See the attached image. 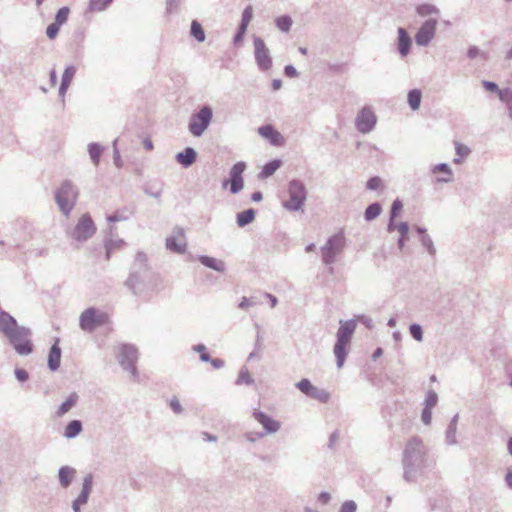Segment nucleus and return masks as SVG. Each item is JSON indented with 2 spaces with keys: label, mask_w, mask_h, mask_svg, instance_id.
Wrapping results in <instances>:
<instances>
[{
  "label": "nucleus",
  "mask_w": 512,
  "mask_h": 512,
  "mask_svg": "<svg viewBox=\"0 0 512 512\" xmlns=\"http://www.w3.org/2000/svg\"><path fill=\"white\" fill-rule=\"evenodd\" d=\"M61 366V348L59 347V340L53 344L48 355V367L52 371H56Z\"/></svg>",
  "instance_id": "nucleus-22"
},
{
  "label": "nucleus",
  "mask_w": 512,
  "mask_h": 512,
  "mask_svg": "<svg viewBox=\"0 0 512 512\" xmlns=\"http://www.w3.org/2000/svg\"><path fill=\"white\" fill-rule=\"evenodd\" d=\"M345 248V236L343 232H337L329 236L326 243L320 248L322 262L329 265V272L333 273L332 264L336 261L337 256Z\"/></svg>",
  "instance_id": "nucleus-5"
},
{
  "label": "nucleus",
  "mask_w": 512,
  "mask_h": 512,
  "mask_svg": "<svg viewBox=\"0 0 512 512\" xmlns=\"http://www.w3.org/2000/svg\"><path fill=\"white\" fill-rule=\"evenodd\" d=\"M482 86L487 91L497 93L499 97H500V92L503 90V89H500L496 83L491 82V81H483Z\"/></svg>",
  "instance_id": "nucleus-53"
},
{
  "label": "nucleus",
  "mask_w": 512,
  "mask_h": 512,
  "mask_svg": "<svg viewBox=\"0 0 512 512\" xmlns=\"http://www.w3.org/2000/svg\"><path fill=\"white\" fill-rule=\"evenodd\" d=\"M198 260L204 266L216 270L218 272H224L225 270V263L220 259L207 255H200L198 256Z\"/></svg>",
  "instance_id": "nucleus-24"
},
{
  "label": "nucleus",
  "mask_w": 512,
  "mask_h": 512,
  "mask_svg": "<svg viewBox=\"0 0 512 512\" xmlns=\"http://www.w3.org/2000/svg\"><path fill=\"white\" fill-rule=\"evenodd\" d=\"M263 436H265V433L263 432L250 431L245 434L246 440L250 441V443H255L257 439L262 438Z\"/></svg>",
  "instance_id": "nucleus-63"
},
{
  "label": "nucleus",
  "mask_w": 512,
  "mask_h": 512,
  "mask_svg": "<svg viewBox=\"0 0 512 512\" xmlns=\"http://www.w3.org/2000/svg\"><path fill=\"white\" fill-rule=\"evenodd\" d=\"M380 186H381V178H379V177L370 178L366 183V187L369 190H377L380 188Z\"/></svg>",
  "instance_id": "nucleus-57"
},
{
  "label": "nucleus",
  "mask_w": 512,
  "mask_h": 512,
  "mask_svg": "<svg viewBox=\"0 0 512 512\" xmlns=\"http://www.w3.org/2000/svg\"><path fill=\"white\" fill-rule=\"evenodd\" d=\"M252 416H254L258 423L263 427V433H265V435L276 433L281 428V423L279 421L273 419L262 411L254 410Z\"/></svg>",
  "instance_id": "nucleus-17"
},
{
  "label": "nucleus",
  "mask_w": 512,
  "mask_h": 512,
  "mask_svg": "<svg viewBox=\"0 0 512 512\" xmlns=\"http://www.w3.org/2000/svg\"><path fill=\"white\" fill-rule=\"evenodd\" d=\"M170 407L176 414H181L183 412V408L181 406V403L177 397H173L170 400Z\"/></svg>",
  "instance_id": "nucleus-60"
},
{
  "label": "nucleus",
  "mask_w": 512,
  "mask_h": 512,
  "mask_svg": "<svg viewBox=\"0 0 512 512\" xmlns=\"http://www.w3.org/2000/svg\"><path fill=\"white\" fill-rule=\"evenodd\" d=\"M55 198L57 206L67 217L77 201L78 191L71 181L66 180L56 191Z\"/></svg>",
  "instance_id": "nucleus-7"
},
{
  "label": "nucleus",
  "mask_w": 512,
  "mask_h": 512,
  "mask_svg": "<svg viewBox=\"0 0 512 512\" xmlns=\"http://www.w3.org/2000/svg\"><path fill=\"white\" fill-rule=\"evenodd\" d=\"M284 75L288 78H296L298 77V71L293 65L287 64L284 66Z\"/></svg>",
  "instance_id": "nucleus-61"
},
{
  "label": "nucleus",
  "mask_w": 512,
  "mask_h": 512,
  "mask_svg": "<svg viewBox=\"0 0 512 512\" xmlns=\"http://www.w3.org/2000/svg\"><path fill=\"white\" fill-rule=\"evenodd\" d=\"M83 430V424L80 420L70 421L64 429L63 435L66 438H74L78 436Z\"/></svg>",
  "instance_id": "nucleus-27"
},
{
  "label": "nucleus",
  "mask_w": 512,
  "mask_h": 512,
  "mask_svg": "<svg viewBox=\"0 0 512 512\" xmlns=\"http://www.w3.org/2000/svg\"><path fill=\"white\" fill-rule=\"evenodd\" d=\"M121 367L130 372L133 381H139V374L136 367L138 359V350L135 346L130 344H124L120 347L119 354L117 356Z\"/></svg>",
  "instance_id": "nucleus-10"
},
{
  "label": "nucleus",
  "mask_w": 512,
  "mask_h": 512,
  "mask_svg": "<svg viewBox=\"0 0 512 512\" xmlns=\"http://www.w3.org/2000/svg\"><path fill=\"white\" fill-rule=\"evenodd\" d=\"M455 152L460 158H463L467 157L471 153V150L463 144L456 143Z\"/></svg>",
  "instance_id": "nucleus-54"
},
{
  "label": "nucleus",
  "mask_w": 512,
  "mask_h": 512,
  "mask_svg": "<svg viewBox=\"0 0 512 512\" xmlns=\"http://www.w3.org/2000/svg\"><path fill=\"white\" fill-rule=\"evenodd\" d=\"M438 402V395L435 391L430 390L428 391L426 398H425V405L427 409H432L437 405Z\"/></svg>",
  "instance_id": "nucleus-48"
},
{
  "label": "nucleus",
  "mask_w": 512,
  "mask_h": 512,
  "mask_svg": "<svg viewBox=\"0 0 512 512\" xmlns=\"http://www.w3.org/2000/svg\"><path fill=\"white\" fill-rule=\"evenodd\" d=\"M355 127L356 129L363 133H369L371 132L376 124H377V117L375 113L372 111V108H368V106H364L357 114L355 118Z\"/></svg>",
  "instance_id": "nucleus-15"
},
{
  "label": "nucleus",
  "mask_w": 512,
  "mask_h": 512,
  "mask_svg": "<svg viewBox=\"0 0 512 512\" xmlns=\"http://www.w3.org/2000/svg\"><path fill=\"white\" fill-rule=\"evenodd\" d=\"M253 19V8L251 6H246L242 13L241 21L250 24V21Z\"/></svg>",
  "instance_id": "nucleus-58"
},
{
  "label": "nucleus",
  "mask_w": 512,
  "mask_h": 512,
  "mask_svg": "<svg viewBox=\"0 0 512 512\" xmlns=\"http://www.w3.org/2000/svg\"><path fill=\"white\" fill-rule=\"evenodd\" d=\"M456 431H457V427H455L453 425H448V427H446V444L448 446L457 444Z\"/></svg>",
  "instance_id": "nucleus-47"
},
{
  "label": "nucleus",
  "mask_w": 512,
  "mask_h": 512,
  "mask_svg": "<svg viewBox=\"0 0 512 512\" xmlns=\"http://www.w3.org/2000/svg\"><path fill=\"white\" fill-rule=\"evenodd\" d=\"M113 147H114V155H113L114 163L117 167H122L123 161H122L120 152L117 148V140H114Z\"/></svg>",
  "instance_id": "nucleus-62"
},
{
  "label": "nucleus",
  "mask_w": 512,
  "mask_h": 512,
  "mask_svg": "<svg viewBox=\"0 0 512 512\" xmlns=\"http://www.w3.org/2000/svg\"><path fill=\"white\" fill-rule=\"evenodd\" d=\"M197 158L196 151L191 147H186L183 151L176 154V161L183 167L188 168L191 166Z\"/></svg>",
  "instance_id": "nucleus-21"
},
{
  "label": "nucleus",
  "mask_w": 512,
  "mask_h": 512,
  "mask_svg": "<svg viewBox=\"0 0 512 512\" xmlns=\"http://www.w3.org/2000/svg\"><path fill=\"white\" fill-rule=\"evenodd\" d=\"M409 329H410V333H411L412 337L416 341H421L423 339V330H422V327L419 324L412 323L410 325Z\"/></svg>",
  "instance_id": "nucleus-51"
},
{
  "label": "nucleus",
  "mask_w": 512,
  "mask_h": 512,
  "mask_svg": "<svg viewBox=\"0 0 512 512\" xmlns=\"http://www.w3.org/2000/svg\"><path fill=\"white\" fill-rule=\"evenodd\" d=\"M292 19L287 15H282L275 19V24L282 32H288L292 26Z\"/></svg>",
  "instance_id": "nucleus-40"
},
{
  "label": "nucleus",
  "mask_w": 512,
  "mask_h": 512,
  "mask_svg": "<svg viewBox=\"0 0 512 512\" xmlns=\"http://www.w3.org/2000/svg\"><path fill=\"white\" fill-rule=\"evenodd\" d=\"M282 162L279 159H274L267 162L261 169L259 177L262 179L271 177L275 174L276 170L280 168Z\"/></svg>",
  "instance_id": "nucleus-28"
},
{
  "label": "nucleus",
  "mask_w": 512,
  "mask_h": 512,
  "mask_svg": "<svg viewBox=\"0 0 512 512\" xmlns=\"http://www.w3.org/2000/svg\"><path fill=\"white\" fill-rule=\"evenodd\" d=\"M253 383V379L250 376V372L247 367H242L239 371L238 378L236 381L237 385H251Z\"/></svg>",
  "instance_id": "nucleus-41"
},
{
  "label": "nucleus",
  "mask_w": 512,
  "mask_h": 512,
  "mask_svg": "<svg viewBox=\"0 0 512 512\" xmlns=\"http://www.w3.org/2000/svg\"><path fill=\"white\" fill-rule=\"evenodd\" d=\"M296 388L299 389L303 394L309 396L314 385L309 379H302L295 384Z\"/></svg>",
  "instance_id": "nucleus-44"
},
{
  "label": "nucleus",
  "mask_w": 512,
  "mask_h": 512,
  "mask_svg": "<svg viewBox=\"0 0 512 512\" xmlns=\"http://www.w3.org/2000/svg\"><path fill=\"white\" fill-rule=\"evenodd\" d=\"M357 506L355 501L346 500L340 507V512H356Z\"/></svg>",
  "instance_id": "nucleus-52"
},
{
  "label": "nucleus",
  "mask_w": 512,
  "mask_h": 512,
  "mask_svg": "<svg viewBox=\"0 0 512 512\" xmlns=\"http://www.w3.org/2000/svg\"><path fill=\"white\" fill-rule=\"evenodd\" d=\"M77 470L70 465H63L58 468V483L63 489L68 488L76 477Z\"/></svg>",
  "instance_id": "nucleus-20"
},
{
  "label": "nucleus",
  "mask_w": 512,
  "mask_h": 512,
  "mask_svg": "<svg viewBox=\"0 0 512 512\" xmlns=\"http://www.w3.org/2000/svg\"><path fill=\"white\" fill-rule=\"evenodd\" d=\"M403 209V203L399 198H396L390 208V217L396 219Z\"/></svg>",
  "instance_id": "nucleus-49"
},
{
  "label": "nucleus",
  "mask_w": 512,
  "mask_h": 512,
  "mask_svg": "<svg viewBox=\"0 0 512 512\" xmlns=\"http://www.w3.org/2000/svg\"><path fill=\"white\" fill-rule=\"evenodd\" d=\"M255 220V211L253 208L240 212L236 216V222L239 227H245Z\"/></svg>",
  "instance_id": "nucleus-31"
},
{
  "label": "nucleus",
  "mask_w": 512,
  "mask_h": 512,
  "mask_svg": "<svg viewBox=\"0 0 512 512\" xmlns=\"http://www.w3.org/2000/svg\"><path fill=\"white\" fill-rule=\"evenodd\" d=\"M109 315L97 310V308H86L79 318V326L83 331L93 332L98 327L109 323Z\"/></svg>",
  "instance_id": "nucleus-8"
},
{
  "label": "nucleus",
  "mask_w": 512,
  "mask_h": 512,
  "mask_svg": "<svg viewBox=\"0 0 512 512\" xmlns=\"http://www.w3.org/2000/svg\"><path fill=\"white\" fill-rule=\"evenodd\" d=\"M76 73V67L73 65H68L65 67L62 77H61V83L66 84L67 86H70V83L72 79L74 78V75Z\"/></svg>",
  "instance_id": "nucleus-42"
},
{
  "label": "nucleus",
  "mask_w": 512,
  "mask_h": 512,
  "mask_svg": "<svg viewBox=\"0 0 512 512\" xmlns=\"http://www.w3.org/2000/svg\"><path fill=\"white\" fill-rule=\"evenodd\" d=\"M103 150L104 148L98 143L88 144V155H90V159H92V163L95 166L99 164Z\"/></svg>",
  "instance_id": "nucleus-34"
},
{
  "label": "nucleus",
  "mask_w": 512,
  "mask_h": 512,
  "mask_svg": "<svg viewBox=\"0 0 512 512\" xmlns=\"http://www.w3.org/2000/svg\"><path fill=\"white\" fill-rule=\"evenodd\" d=\"M15 377L19 382L24 383L28 380V372L24 368H16Z\"/></svg>",
  "instance_id": "nucleus-59"
},
{
  "label": "nucleus",
  "mask_w": 512,
  "mask_h": 512,
  "mask_svg": "<svg viewBox=\"0 0 512 512\" xmlns=\"http://www.w3.org/2000/svg\"><path fill=\"white\" fill-rule=\"evenodd\" d=\"M432 173L442 172L444 177L437 178L438 183H450L452 182V169L447 163H439L431 168Z\"/></svg>",
  "instance_id": "nucleus-25"
},
{
  "label": "nucleus",
  "mask_w": 512,
  "mask_h": 512,
  "mask_svg": "<svg viewBox=\"0 0 512 512\" xmlns=\"http://www.w3.org/2000/svg\"><path fill=\"white\" fill-rule=\"evenodd\" d=\"M125 245V240H121V238H118L117 240H112V238H106L104 240V247L106 251V259L109 260L112 253L115 250L123 248Z\"/></svg>",
  "instance_id": "nucleus-29"
},
{
  "label": "nucleus",
  "mask_w": 512,
  "mask_h": 512,
  "mask_svg": "<svg viewBox=\"0 0 512 512\" xmlns=\"http://www.w3.org/2000/svg\"><path fill=\"white\" fill-rule=\"evenodd\" d=\"M435 465L436 461L423 440L419 436H412L402 454L403 479L407 483H415L418 479L427 478Z\"/></svg>",
  "instance_id": "nucleus-1"
},
{
  "label": "nucleus",
  "mask_w": 512,
  "mask_h": 512,
  "mask_svg": "<svg viewBox=\"0 0 512 512\" xmlns=\"http://www.w3.org/2000/svg\"><path fill=\"white\" fill-rule=\"evenodd\" d=\"M257 132L273 146L280 147L285 143V138L271 124L258 127Z\"/></svg>",
  "instance_id": "nucleus-18"
},
{
  "label": "nucleus",
  "mask_w": 512,
  "mask_h": 512,
  "mask_svg": "<svg viewBox=\"0 0 512 512\" xmlns=\"http://www.w3.org/2000/svg\"><path fill=\"white\" fill-rule=\"evenodd\" d=\"M93 491V474H86L83 483L82 489L79 495L72 501V510L73 512H82L81 506L86 504L89 501V496Z\"/></svg>",
  "instance_id": "nucleus-16"
},
{
  "label": "nucleus",
  "mask_w": 512,
  "mask_h": 512,
  "mask_svg": "<svg viewBox=\"0 0 512 512\" xmlns=\"http://www.w3.org/2000/svg\"><path fill=\"white\" fill-rule=\"evenodd\" d=\"M421 91L419 89H412L408 93V103L412 111L419 109L421 103Z\"/></svg>",
  "instance_id": "nucleus-36"
},
{
  "label": "nucleus",
  "mask_w": 512,
  "mask_h": 512,
  "mask_svg": "<svg viewBox=\"0 0 512 512\" xmlns=\"http://www.w3.org/2000/svg\"><path fill=\"white\" fill-rule=\"evenodd\" d=\"M308 397L316 399L322 403H326L330 399V394L326 390L314 386Z\"/></svg>",
  "instance_id": "nucleus-39"
},
{
  "label": "nucleus",
  "mask_w": 512,
  "mask_h": 512,
  "mask_svg": "<svg viewBox=\"0 0 512 512\" xmlns=\"http://www.w3.org/2000/svg\"><path fill=\"white\" fill-rule=\"evenodd\" d=\"M68 15H69V8L67 6H63L62 8H60L56 12L55 24L58 26H61L62 24H64L68 19Z\"/></svg>",
  "instance_id": "nucleus-46"
},
{
  "label": "nucleus",
  "mask_w": 512,
  "mask_h": 512,
  "mask_svg": "<svg viewBox=\"0 0 512 512\" xmlns=\"http://www.w3.org/2000/svg\"><path fill=\"white\" fill-rule=\"evenodd\" d=\"M79 396L76 392L71 393L59 406L56 416L62 417L67 414L78 402Z\"/></svg>",
  "instance_id": "nucleus-23"
},
{
  "label": "nucleus",
  "mask_w": 512,
  "mask_h": 512,
  "mask_svg": "<svg viewBox=\"0 0 512 512\" xmlns=\"http://www.w3.org/2000/svg\"><path fill=\"white\" fill-rule=\"evenodd\" d=\"M397 230L400 233V236L397 241L398 248L402 250L405 246V241L408 238L409 233V224L407 222H401L397 226Z\"/></svg>",
  "instance_id": "nucleus-37"
},
{
  "label": "nucleus",
  "mask_w": 512,
  "mask_h": 512,
  "mask_svg": "<svg viewBox=\"0 0 512 512\" xmlns=\"http://www.w3.org/2000/svg\"><path fill=\"white\" fill-rule=\"evenodd\" d=\"M397 49L401 57H406L410 54L412 48V37L404 27L397 29Z\"/></svg>",
  "instance_id": "nucleus-19"
},
{
  "label": "nucleus",
  "mask_w": 512,
  "mask_h": 512,
  "mask_svg": "<svg viewBox=\"0 0 512 512\" xmlns=\"http://www.w3.org/2000/svg\"><path fill=\"white\" fill-rule=\"evenodd\" d=\"M61 26L59 25H56V23H51L50 25H48L47 29H46V34L47 36L50 38V39H54L58 34H59V28Z\"/></svg>",
  "instance_id": "nucleus-56"
},
{
  "label": "nucleus",
  "mask_w": 512,
  "mask_h": 512,
  "mask_svg": "<svg viewBox=\"0 0 512 512\" xmlns=\"http://www.w3.org/2000/svg\"><path fill=\"white\" fill-rule=\"evenodd\" d=\"M420 242H421V245L427 250V252L430 255H435L436 249L434 247L433 240L429 235H427V234L421 235Z\"/></svg>",
  "instance_id": "nucleus-43"
},
{
  "label": "nucleus",
  "mask_w": 512,
  "mask_h": 512,
  "mask_svg": "<svg viewBox=\"0 0 512 512\" xmlns=\"http://www.w3.org/2000/svg\"><path fill=\"white\" fill-rule=\"evenodd\" d=\"M258 303L255 297H246L243 296L238 304L239 309H250V307H255Z\"/></svg>",
  "instance_id": "nucleus-50"
},
{
  "label": "nucleus",
  "mask_w": 512,
  "mask_h": 512,
  "mask_svg": "<svg viewBox=\"0 0 512 512\" xmlns=\"http://www.w3.org/2000/svg\"><path fill=\"white\" fill-rule=\"evenodd\" d=\"M416 13L420 17H428L432 15H439L440 10L437 8L435 4L421 3L418 6H416Z\"/></svg>",
  "instance_id": "nucleus-30"
},
{
  "label": "nucleus",
  "mask_w": 512,
  "mask_h": 512,
  "mask_svg": "<svg viewBox=\"0 0 512 512\" xmlns=\"http://www.w3.org/2000/svg\"><path fill=\"white\" fill-rule=\"evenodd\" d=\"M192 351L199 353V358L202 362H208L211 360V356L207 352L206 346L203 344H197L192 346Z\"/></svg>",
  "instance_id": "nucleus-45"
},
{
  "label": "nucleus",
  "mask_w": 512,
  "mask_h": 512,
  "mask_svg": "<svg viewBox=\"0 0 512 512\" xmlns=\"http://www.w3.org/2000/svg\"><path fill=\"white\" fill-rule=\"evenodd\" d=\"M356 328V322L353 319L347 321H340V326L336 333V343L333 348V353L336 357L338 368H342L349 353V346L351 345V338Z\"/></svg>",
  "instance_id": "nucleus-4"
},
{
  "label": "nucleus",
  "mask_w": 512,
  "mask_h": 512,
  "mask_svg": "<svg viewBox=\"0 0 512 512\" xmlns=\"http://www.w3.org/2000/svg\"><path fill=\"white\" fill-rule=\"evenodd\" d=\"M287 193L288 199L282 202V207L289 212H297L302 209L308 194L305 184L298 179H293L288 183Z\"/></svg>",
  "instance_id": "nucleus-6"
},
{
  "label": "nucleus",
  "mask_w": 512,
  "mask_h": 512,
  "mask_svg": "<svg viewBox=\"0 0 512 512\" xmlns=\"http://www.w3.org/2000/svg\"><path fill=\"white\" fill-rule=\"evenodd\" d=\"M254 59L260 70H268L272 67L273 61L269 49L261 37L254 36Z\"/></svg>",
  "instance_id": "nucleus-14"
},
{
  "label": "nucleus",
  "mask_w": 512,
  "mask_h": 512,
  "mask_svg": "<svg viewBox=\"0 0 512 512\" xmlns=\"http://www.w3.org/2000/svg\"><path fill=\"white\" fill-rule=\"evenodd\" d=\"M500 100L506 104L507 110L509 112V117L512 119V89L504 88L500 92Z\"/></svg>",
  "instance_id": "nucleus-38"
},
{
  "label": "nucleus",
  "mask_w": 512,
  "mask_h": 512,
  "mask_svg": "<svg viewBox=\"0 0 512 512\" xmlns=\"http://www.w3.org/2000/svg\"><path fill=\"white\" fill-rule=\"evenodd\" d=\"M421 421L425 425H430L432 421V410L431 408H423L421 412Z\"/></svg>",
  "instance_id": "nucleus-55"
},
{
  "label": "nucleus",
  "mask_w": 512,
  "mask_h": 512,
  "mask_svg": "<svg viewBox=\"0 0 512 512\" xmlns=\"http://www.w3.org/2000/svg\"><path fill=\"white\" fill-rule=\"evenodd\" d=\"M126 219H127V217L119 212H116L114 214L107 216L108 222H120V221H125Z\"/></svg>",
  "instance_id": "nucleus-64"
},
{
  "label": "nucleus",
  "mask_w": 512,
  "mask_h": 512,
  "mask_svg": "<svg viewBox=\"0 0 512 512\" xmlns=\"http://www.w3.org/2000/svg\"><path fill=\"white\" fill-rule=\"evenodd\" d=\"M166 248L176 254H184L187 250L186 242H179L175 235L166 238Z\"/></svg>",
  "instance_id": "nucleus-26"
},
{
  "label": "nucleus",
  "mask_w": 512,
  "mask_h": 512,
  "mask_svg": "<svg viewBox=\"0 0 512 512\" xmlns=\"http://www.w3.org/2000/svg\"><path fill=\"white\" fill-rule=\"evenodd\" d=\"M383 208H381V203L373 202L367 206L364 213V218L366 221H372L378 218L381 215Z\"/></svg>",
  "instance_id": "nucleus-33"
},
{
  "label": "nucleus",
  "mask_w": 512,
  "mask_h": 512,
  "mask_svg": "<svg viewBox=\"0 0 512 512\" xmlns=\"http://www.w3.org/2000/svg\"><path fill=\"white\" fill-rule=\"evenodd\" d=\"M0 333L3 334L10 346L21 356H27L33 352L31 342L32 331L23 325L0 307Z\"/></svg>",
  "instance_id": "nucleus-3"
},
{
  "label": "nucleus",
  "mask_w": 512,
  "mask_h": 512,
  "mask_svg": "<svg viewBox=\"0 0 512 512\" xmlns=\"http://www.w3.org/2000/svg\"><path fill=\"white\" fill-rule=\"evenodd\" d=\"M213 119V108L206 104L197 113L191 115L188 122V131L196 137L201 136L209 127Z\"/></svg>",
  "instance_id": "nucleus-9"
},
{
  "label": "nucleus",
  "mask_w": 512,
  "mask_h": 512,
  "mask_svg": "<svg viewBox=\"0 0 512 512\" xmlns=\"http://www.w3.org/2000/svg\"><path fill=\"white\" fill-rule=\"evenodd\" d=\"M190 34L199 42L202 43V41H205V32L202 27V25L196 21L193 20L190 24Z\"/></svg>",
  "instance_id": "nucleus-35"
},
{
  "label": "nucleus",
  "mask_w": 512,
  "mask_h": 512,
  "mask_svg": "<svg viewBox=\"0 0 512 512\" xmlns=\"http://www.w3.org/2000/svg\"><path fill=\"white\" fill-rule=\"evenodd\" d=\"M438 21L435 18H429L422 23L414 35V41L417 46L426 47L435 36Z\"/></svg>",
  "instance_id": "nucleus-13"
},
{
  "label": "nucleus",
  "mask_w": 512,
  "mask_h": 512,
  "mask_svg": "<svg viewBox=\"0 0 512 512\" xmlns=\"http://www.w3.org/2000/svg\"><path fill=\"white\" fill-rule=\"evenodd\" d=\"M162 280L159 274H155L148 264V257L143 252H138L131 265L128 278L124 286L135 296H141L151 291L157 293L162 288Z\"/></svg>",
  "instance_id": "nucleus-2"
},
{
  "label": "nucleus",
  "mask_w": 512,
  "mask_h": 512,
  "mask_svg": "<svg viewBox=\"0 0 512 512\" xmlns=\"http://www.w3.org/2000/svg\"><path fill=\"white\" fill-rule=\"evenodd\" d=\"M96 231V227L94 225L93 219L89 214H84L76 224L74 230L71 233V236L79 241L80 243H84L90 237H93Z\"/></svg>",
  "instance_id": "nucleus-12"
},
{
  "label": "nucleus",
  "mask_w": 512,
  "mask_h": 512,
  "mask_svg": "<svg viewBox=\"0 0 512 512\" xmlns=\"http://www.w3.org/2000/svg\"><path fill=\"white\" fill-rule=\"evenodd\" d=\"M113 0H88L87 13L103 12L105 11Z\"/></svg>",
  "instance_id": "nucleus-32"
},
{
  "label": "nucleus",
  "mask_w": 512,
  "mask_h": 512,
  "mask_svg": "<svg viewBox=\"0 0 512 512\" xmlns=\"http://www.w3.org/2000/svg\"><path fill=\"white\" fill-rule=\"evenodd\" d=\"M247 165L244 161H239L233 164V166L230 168L229 171V184H230V192L232 194L239 193L243 187H244V180H243V172L245 171ZM228 185V181H223L222 187L226 188Z\"/></svg>",
  "instance_id": "nucleus-11"
}]
</instances>
